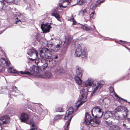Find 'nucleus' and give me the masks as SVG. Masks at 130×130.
I'll return each instance as SVG.
<instances>
[{
    "label": "nucleus",
    "instance_id": "1",
    "mask_svg": "<svg viewBox=\"0 0 130 130\" xmlns=\"http://www.w3.org/2000/svg\"><path fill=\"white\" fill-rule=\"evenodd\" d=\"M40 56L43 60V65L40 67V69L41 71L44 70L47 67H50V70L55 73L58 74L62 73L63 72V68L60 65H58L56 67V62L53 60L51 56L52 55V52L51 50L47 48H45L43 50L40 51Z\"/></svg>",
    "mask_w": 130,
    "mask_h": 130
},
{
    "label": "nucleus",
    "instance_id": "2",
    "mask_svg": "<svg viewBox=\"0 0 130 130\" xmlns=\"http://www.w3.org/2000/svg\"><path fill=\"white\" fill-rule=\"evenodd\" d=\"M102 110H103L100 107H94L91 110L92 116L95 118H101L103 114Z\"/></svg>",
    "mask_w": 130,
    "mask_h": 130
},
{
    "label": "nucleus",
    "instance_id": "3",
    "mask_svg": "<svg viewBox=\"0 0 130 130\" xmlns=\"http://www.w3.org/2000/svg\"><path fill=\"white\" fill-rule=\"evenodd\" d=\"M75 55L76 57H81L82 58H86L87 56L86 52L84 50L82 51L81 46H79L76 50Z\"/></svg>",
    "mask_w": 130,
    "mask_h": 130
},
{
    "label": "nucleus",
    "instance_id": "4",
    "mask_svg": "<svg viewBox=\"0 0 130 130\" xmlns=\"http://www.w3.org/2000/svg\"><path fill=\"white\" fill-rule=\"evenodd\" d=\"M2 5H3L2 9L4 10H7L8 9V5H10L13 3V0H3L1 1Z\"/></svg>",
    "mask_w": 130,
    "mask_h": 130
},
{
    "label": "nucleus",
    "instance_id": "5",
    "mask_svg": "<svg viewBox=\"0 0 130 130\" xmlns=\"http://www.w3.org/2000/svg\"><path fill=\"white\" fill-rule=\"evenodd\" d=\"M29 116L26 113H22L20 117V120L21 122L25 123L27 124H30V122H28L29 119Z\"/></svg>",
    "mask_w": 130,
    "mask_h": 130
},
{
    "label": "nucleus",
    "instance_id": "6",
    "mask_svg": "<svg viewBox=\"0 0 130 130\" xmlns=\"http://www.w3.org/2000/svg\"><path fill=\"white\" fill-rule=\"evenodd\" d=\"M27 54L30 56H32L33 55L34 56V58L33 59L31 58H30V60H35L37 58L38 56V52L35 49L29 50L28 51Z\"/></svg>",
    "mask_w": 130,
    "mask_h": 130
},
{
    "label": "nucleus",
    "instance_id": "7",
    "mask_svg": "<svg viewBox=\"0 0 130 130\" xmlns=\"http://www.w3.org/2000/svg\"><path fill=\"white\" fill-rule=\"evenodd\" d=\"M9 70L11 73L17 74H18L19 73H20L22 74H25L26 75H29L30 74V73L28 71L23 72L22 71H20L19 72L17 70L11 67H9Z\"/></svg>",
    "mask_w": 130,
    "mask_h": 130
},
{
    "label": "nucleus",
    "instance_id": "8",
    "mask_svg": "<svg viewBox=\"0 0 130 130\" xmlns=\"http://www.w3.org/2000/svg\"><path fill=\"white\" fill-rule=\"evenodd\" d=\"M74 110L73 108L72 107H70L69 109L67 110L66 112V115L65 116L64 119L67 120L69 118L70 119L71 118L72 119L73 116L72 115L73 112Z\"/></svg>",
    "mask_w": 130,
    "mask_h": 130
},
{
    "label": "nucleus",
    "instance_id": "9",
    "mask_svg": "<svg viewBox=\"0 0 130 130\" xmlns=\"http://www.w3.org/2000/svg\"><path fill=\"white\" fill-rule=\"evenodd\" d=\"M105 123L106 125L110 127L111 130H116L117 125L116 123H113L112 121L110 120L105 121Z\"/></svg>",
    "mask_w": 130,
    "mask_h": 130
},
{
    "label": "nucleus",
    "instance_id": "10",
    "mask_svg": "<svg viewBox=\"0 0 130 130\" xmlns=\"http://www.w3.org/2000/svg\"><path fill=\"white\" fill-rule=\"evenodd\" d=\"M30 70L31 72H29L30 74L29 75H30L32 74L37 75L39 73V71L38 67L35 65H33L30 68Z\"/></svg>",
    "mask_w": 130,
    "mask_h": 130
},
{
    "label": "nucleus",
    "instance_id": "11",
    "mask_svg": "<svg viewBox=\"0 0 130 130\" xmlns=\"http://www.w3.org/2000/svg\"><path fill=\"white\" fill-rule=\"evenodd\" d=\"M123 109H124V111L125 112V115H124V117H127L129 111L126 107L121 106H119L116 109L118 111L120 112L122 111Z\"/></svg>",
    "mask_w": 130,
    "mask_h": 130
},
{
    "label": "nucleus",
    "instance_id": "12",
    "mask_svg": "<svg viewBox=\"0 0 130 130\" xmlns=\"http://www.w3.org/2000/svg\"><path fill=\"white\" fill-rule=\"evenodd\" d=\"M10 62L7 61L4 58H1L0 59V65L3 67H8L9 66Z\"/></svg>",
    "mask_w": 130,
    "mask_h": 130
},
{
    "label": "nucleus",
    "instance_id": "13",
    "mask_svg": "<svg viewBox=\"0 0 130 130\" xmlns=\"http://www.w3.org/2000/svg\"><path fill=\"white\" fill-rule=\"evenodd\" d=\"M87 90L86 89H85L84 88H83L80 91V93L81 96H80L79 98L80 100H83L84 98L86 99L87 95L88 94L87 92Z\"/></svg>",
    "mask_w": 130,
    "mask_h": 130
},
{
    "label": "nucleus",
    "instance_id": "14",
    "mask_svg": "<svg viewBox=\"0 0 130 130\" xmlns=\"http://www.w3.org/2000/svg\"><path fill=\"white\" fill-rule=\"evenodd\" d=\"M10 117L8 116L2 117L0 119V124H2L8 123Z\"/></svg>",
    "mask_w": 130,
    "mask_h": 130
},
{
    "label": "nucleus",
    "instance_id": "15",
    "mask_svg": "<svg viewBox=\"0 0 130 130\" xmlns=\"http://www.w3.org/2000/svg\"><path fill=\"white\" fill-rule=\"evenodd\" d=\"M41 27L43 32L46 33L49 32L51 28L50 25H47L44 24L41 25Z\"/></svg>",
    "mask_w": 130,
    "mask_h": 130
},
{
    "label": "nucleus",
    "instance_id": "16",
    "mask_svg": "<svg viewBox=\"0 0 130 130\" xmlns=\"http://www.w3.org/2000/svg\"><path fill=\"white\" fill-rule=\"evenodd\" d=\"M51 15L52 16L55 17L58 21H61L60 15L58 11L57 10L55 9H54L51 13Z\"/></svg>",
    "mask_w": 130,
    "mask_h": 130
},
{
    "label": "nucleus",
    "instance_id": "17",
    "mask_svg": "<svg viewBox=\"0 0 130 130\" xmlns=\"http://www.w3.org/2000/svg\"><path fill=\"white\" fill-rule=\"evenodd\" d=\"M86 119L84 122V123L86 125H88L90 123V122L92 119L90 115H89L88 112H86L85 115Z\"/></svg>",
    "mask_w": 130,
    "mask_h": 130
},
{
    "label": "nucleus",
    "instance_id": "18",
    "mask_svg": "<svg viewBox=\"0 0 130 130\" xmlns=\"http://www.w3.org/2000/svg\"><path fill=\"white\" fill-rule=\"evenodd\" d=\"M70 3L69 0H63L61 4H59V6L61 8H66L69 5Z\"/></svg>",
    "mask_w": 130,
    "mask_h": 130
},
{
    "label": "nucleus",
    "instance_id": "19",
    "mask_svg": "<svg viewBox=\"0 0 130 130\" xmlns=\"http://www.w3.org/2000/svg\"><path fill=\"white\" fill-rule=\"evenodd\" d=\"M100 122V120L98 119L93 118L90 122V123L92 126H96L98 125V124Z\"/></svg>",
    "mask_w": 130,
    "mask_h": 130
},
{
    "label": "nucleus",
    "instance_id": "20",
    "mask_svg": "<svg viewBox=\"0 0 130 130\" xmlns=\"http://www.w3.org/2000/svg\"><path fill=\"white\" fill-rule=\"evenodd\" d=\"M102 86V85L100 83H98L97 85L95 84L94 85V87H95L94 88L93 91V93H95L98 89H100Z\"/></svg>",
    "mask_w": 130,
    "mask_h": 130
},
{
    "label": "nucleus",
    "instance_id": "21",
    "mask_svg": "<svg viewBox=\"0 0 130 130\" xmlns=\"http://www.w3.org/2000/svg\"><path fill=\"white\" fill-rule=\"evenodd\" d=\"M83 72V71L80 68L78 67L77 68L76 70V73L77 75L79 77H82Z\"/></svg>",
    "mask_w": 130,
    "mask_h": 130
},
{
    "label": "nucleus",
    "instance_id": "22",
    "mask_svg": "<svg viewBox=\"0 0 130 130\" xmlns=\"http://www.w3.org/2000/svg\"><path fill=\"white\" fill-rule=\"evenodd\" d=\"M81 77H79L78 76H76L74 78L76 82L79 85L81 84L82 83V81L80 78Z\"/></svg>",
    "mask_w": 130,
    "mask_h": 130
},
{
    "label": "nucleus",
    "instance_id": "23",
    "mask_svg": "<svg viewBox=\"0 0 130 130\" xmlns=\"http://www.w3.org/2000/svg\"><path fill=\"white\" fill-rule=\"evenodd\" d=\"M94 84H93V82L91 80H88L86 83H85L84 86V87H87L88 86H91Z\"/></svg>",
    "mask_w": 130,
    "mask_h": 130
},
{
    "label": "nucleus",
    "instance_id": "24",
    "mask_svg": "<svg viewBox=\"0 0 130 130\" xmlns=\"http://www.w3.org/2000/svg\"><path fill=\"white\" fill-rule=\"evenodd\" d=\"M81 28L84 30H85L87 31H89L91 29V28L89 26H88L86 24L82 25Z\"/></svg>",
    "mask_w": 130,
    "mask_h": 130
},
{
    "label": "nucleus",
    "instance_id": "25",
    "mask_svg": "<svg viewBox=\"0 0 130 130\" xmlns=\"http://www.w3.org/2000/svg\"><path fill=\"white\" fill-rule=\"evenodd\" d=\"M63 115H58L55 116L54 119V120L56 121L58 120L61 119Z\"/></svg>",
    "mask_w": 130,
    "mask_h": 130
},
{
    "label": "nucleus",
    "instance_id": "26",
    "mask_svg": "<svg viewBox=\"0 0 130 130\" xmlns=\"http://www.w3.org/2000/svg\"><path fill=\"white\" fill-rule=\"evenodd\" d=\"M98 4L94 3H92L90 6V8L91 9L94 10L97 7Z\"/></svg>",
    "mask_w": 130,
    "mask_h": 130
},
{
    "label": "nucleus",
    "instance_id": "27",
    "mask_svg": "<svg viewBox=\"0 0 130 130\" xmlns=\"http://www.w3.org/2000/svg\"><path fill=\"white\" fill-rule=\"evenodd\" d=\"M110 113L109 112H105L104 115V118L106 119H108L110 116Z\"/></svg>",
    "mask_w": 130,
    "mask_h": 130
},
{
    "label": "nucleus",
    "instance_id": "28",
    "mask_svg": "<svg viewBox=\"0 0 130 130\" xmlns=\"http://www.w3.org/2000/svg\"><path fill=\"white\" fill-rule=\"evenodd\" d=\"M71 118L70 119H69L68 120L66 123H67V126L65 128L64 130H69V126L70 125V122H71Z\"/></svg>",
    "mask_w": 130,
    "mask_h": 130
},
{
    "label": "nucleus",
    "instance_id": "29",
    "mask_svg": "<svg viewBox=\"0 0 130 130\" xmlns=\"http://www.w3.org/2000/svg\"><path fill=\"white\" fill-rule=\"evenodd\" d=\"M64 45L67 46L70 43V40L66 39L65 41H64Z\"/></svg>",
    "mask_w": 130,
    "mask_h": 130
},
{
    "label": "nucleus",
    "instance_id": "30",
    "mask_svg": "<svg viewBox=\"0 0 130 130\" xmlns=\"http://www.w3.org/2000/svg\"><path fill=\"white\" fill-rule=\"evenodd\" d=\"M56 111L57 112H63L64 111V109L61 107H58L56 109Z\"/></svg>",
    "mask_w": 130,
    "mask_h": 130
},
{
    "label": "nucleus",
    "instance_id": "31",
    "mask_svg": "<svg viewBox=\"0 0 130 130\" xmlns=\"http://www.w3.org/2000/svg\"><path fill=\"white\" fill-rule=\"evenodd\" d=\"M46 76L47 78H49L52 76L51 73L50 72H48L46 74Z\"/></svg>",
    "mask_w": 130,
    "mask_h": 130
},
{
    "label": "nucleus",
    "instance_id": "32",
    "mask_svg": "<svg viewBox=\"0 0 130 130\" xmlns=\"http://www.w3.org/2000/svg\"><path fill=\"white\" fill-rule=\"evenodd\" d=\"M87 2V1L86 0H82L81 1L79 5H82L86 3Z\"/></svg>",
    "mask_w": 130,
    "mask_h": 130
},
{
    "label": "nucleus",
    "instance_id": "33",
    "mask_svg": "<svg viewBox=\"0 0 130 130\" xmlns=\"http://www.w3.org/2000/svg\"><path fill=\"white\" fill-rule=\"evenodd\" d=\"M74 18L73 15H72L70 18L68 19V21H69L70 22H72L73 20L74 21Z\"/></svg>",
    "mask_w": 130,
    "mask_h": 130
},
{
    "label": "nucleus",
    "instance_id": "34",
    "mask_svg": "<svg viewBox=\"0 0 130 130\" xmlns=\"http://www.w3.org/2000/svg\"><path fill=\"white\" fill-rule=\"evenodd\" d=\"M109 89L110 91V92L111 93H113L114 92V90L113 87H110Z\"/></svg>",
    "mask_w": 130,
    "mask_h": 130
},
{
    "label": "nucleus",
    "instance_id": "35",
    "mask_svg": "<svg viewBox=\"0 0 130 130\" xmlns=\"http://www.w3.org/2000/svg\"><path fill=\"white\" fill-rule=\"evenodd\" d=\"M95 11H94L93 12H92L91 14L90 15V18H94L93 16H94V14H95Z\"/></svg>",
    "mask_w": 130,
    "mask_h": 130
},
{
    "label": "nucleus",
    "instance_id": "36",
    "mask_svg": "<svg viewBox=\"0 0 130 130\" xmlns=\"http://www.w3.org/2000/svg\"><path fill=\"white\" fill-rule=\"evenodd\" d=\"M36 39L39 42H40V38L38 36H37H37L36 37Z\"/></svg>",
    "mask_w": 130,
    "mask_h": 130
},
{
    "label": "nucleus",
    "instance_id": "37",
    "mask_svg": "<svg viewBox=\"0 0 130 130\" xmlns=\"http://www.w3.org/2000/svg\"><path fill=\"white\" fill-rule=\"evenodd\" d=\"M60 46V44H57V45L55 46V48H57V50H58Z\"/></svg>",
    "mask_w": 130,
    "mask_h": 130
},
{
    "label": "nucleus",
    "instance_id": "38",
    "mask_svg": "<svg viewBox=\"0 0 130 130\" xmlns=\"http://www.w3.org/2000/svg\"><path fill=\"white\" fill-rule=\"evenodd\" d=\"M92 1H93L95 3H97L96 4H98V3H99V2L100 1V0H92Z\"/></svg>",
    "mask_w": 130,
    "mask_h": 130
},
{
    "label": "nucleus",
    "instance_id": "39",
    "mask_svg": "<svg viewBox=\"0 0 130 130\" xmlns=\"http://www.w3.org/2000/svg\"><path fill=\"white\" fill-rule=\"evenodd\" d=\"M105 0H102L101 1H100L99 3H98L99 5H100L101 3H103L105 2Z\"/></svg>",
    "mask_w": 130,
    "mask_h": 130
},
{
    "label": "nucleus",
    "instance_id": "40",
    "mask_svg": "<svg viewBox=\"0 0 130 130\" xmlns=\"http://www.w3.org/2000/svg\"><path fill=\"white\" fill-rule=\"evenodd\" d=\"M72 22H73V24L74 25H75L76 24V22L75 20L74 19V21L73 20Z\"/></svg>",
    "mask_w": 130,
    "mask_h": 130
},
{
    "label": "nucleus",
    "instance_id": "41",
    "mask_svg": "<svg viewBox=\"0 0 130 130\" xmlns=\"http://www.w3.org/2000/svg\"><path fill=\"white\" fill-rule=\"evenodd\" d=\"M82 11L83 13H85L87 12V10L86 9H84L83 10H82Z\"/></svg>",
    "mask_w": 130,
    "mask_h": 130
},
{
    "label": "nucleus",
    "instance_id": "42",
    "mask_svg": "<svg viewBox=\"0 0 130 130\" xmlns=\"http://www.w3.org/2000/svg\"><path fill=\"white\" fill-rule=\"evenodd\" d=\"M30 130H37L36 128L35 127L31 128V129H30Z\"/></svg>",
    "mask_w": 130,
    "mask_h": 130
},
{
    "label": "nucleus",
    "instance_id": "43",
    "mask_svg": "<svg viewBox=\"0 0 130 130\" xmlns=\"http://www.w3.org/2000/svg\"><path fill=\"white\" fill-rule=\"evenodd\" d=\"M119 41L120 42H122L124 44H125L126 43H127V42L125 41H123L121 40H119Z\"/></svg>",
    "mask_w": 130,
    "mask_h": 130
},
{
    "label": "nucleus",
    "instance_id": "44",
    "mask_svg": "<svg viewBox=\"0 0 130 130\" xmlns=\"http://www.w3.org/2000/svg\"><path fill=\"white\" fill-rule=\"evenodd\" d=\"M115 96L118 98H120L118 96V95L116 93L115 94Z\"/></svg>",
    "mask_w": 130,
    "mask_h": 130
},
{
    "label": "nucleus",
    "instance_id": "45",
    "mask_svg": "<svg viewBox=\"0 0 130 130\" xmlns=\"http://www.w3.org/2000/svg\"><path fill=\"white\" fill-rule=\"evenodd\" d=\"M82 104H80V103L79 104H78V105H77V108H78L79 107L80 105Z\"/></svg>",
    "mask_w": 130,
    "mask_h": 130
},
{
    "label": "nucleus",
    "instance_id": "46",
    "mask_svg": "<svg viewBox=\"0 0 130 130\" xmlns=\"http://www.w3.org/2000/svg\"><path fill=\"white\" fill-rule=\"evenodd\" d=\"M123 126L126 128H127L126 127V125L125 124H123Z\"/></svg>",
    "mask_w": 130,
    "mask_h": 130
},
{
    "label": "nucleus",
    "instance_id": "47",
    "mask_svg": "<svg viewBox=\"0 0 130 130\" xmlns=\"http://www.w3.org/2000/svg\"><path fill=\"white\" fill-rule=\"evenodd\" d=\"M20 21V20H17L15 22L16 24H17V23L19 22V21Z\"/></svg>",
    "mask_w": 130,
    "mask_h": 130
},
{
    "label": "nucleus",
    "instance_id": "48",
    "mask_svg": "<svg viewBox=\"0 0 130 130\" xmlns=\"http://www.w3.org/2000/svg\"><path fill=\"white\" fill-rule=\"evenodd\" d=\"M58 58V56H56L55 58V59H57V58Z\"/></svg>",
    "mask_w": 130,
    "mask_h": 130
},
{
    "label": "nucleus",
    "instance_id": "49",
    "mask_svg": "<svg viewBox=\"0 0 130 130\" xmlns=\"http://www.w3.org/2000/svg\"><path fill=\"white\" fill-rule=\"evenodd\" d=\"M31 125H32V126L33 127H34V126H35V125H34V124H32Z\"/></svg>",
    "mask_w": 130,
    "mask_h": 130
},
{
    "label": "nucleus",
    "instance_id": "50",
    "mask_svg": "<svg viewBox=\"0 0 130 130\" xmlns=\"http://www.w3.org/2000/svg\"><path fill=\"white\" fill-rule=\"evenodd\" d=\"M120 99H121V100H122L124 101V99H123V98H120Z\"/></svg>",
    "mask_w": 130,
    "mask_h": 130
},
{
    "label": "nucleus",
    "instance_id": "51",
    "mask_svg": "<svg viewBox=\"0 0 130 130\" xmlns=\"http://www.w3.org/2000/svg\"><path fill=\"white\" fill-rule=\"evenodd\" d=\"M126 48L128 50H129L130 51V49L129 48H128V47H126Z\"/></svg>",
    "mask_w": 130,
    "mask_h": 130
},
{
    "label": "nucleus",
    "instance_id": "52",
    "mask_svg": "<svg viewBox=\"0 0 130 130\" xmlns=\"http://www.w3.org/2000/svg\"><path fill=\"white\" fill-rule=\"evenodd\" d=\"M14 87V88H15V89H17V88L16 87V86H15Z\"/></svg>",
    "mask_w": 130,
    "mask_h": 130
},
{
    "label": "nucleus",
    "instance_id": "53",
    "mask_svg": "<svg viewBox=\"0 0 130 130\" xmlns=\"http://www.w3.org/2000/svg\"><path fill=\"white\" fill-rule=\"evenodd\" d=\"M124 101L126 102H127V100H125V101Z\"/></svg>",
    "mask_w": 130,
    "mask_h": 130
},
{
    "label": "nucleus",
    "instance_id": "54",
    "mask_svg": "<svg viewBox=\"0 0 130 130\" xmlns=\"http://www.w3.org/2000/svg\"><path fill=\"white\" fill-rule=\"evenodd\" d=\"M2 126L1 125V124H0V127H1Z\"/></svg>",
    "mask_w": 130,
    "mask_h": 130
},
{
    "label": "nucleus",
    "instance_id": "55",
    "mask_svg": "<svg viewBox=\"0 0 130 130\" xmlns=\"http://www.w3.org/2000/svg\"><path fill=\"white\" fill-rule=\"evenodd\" d=\"M81 0H78V2H79Z\"/></svg>",
    "mask_w": 130,
    "mask_h": 130
},
{
    "label": "nucleus",
    "instance_id": "56",
    "mask_svg": "<svg viewBox=\"0 0 130 130\" xmlns=\"http://www.w3.org/2000/svg\"><path fill=\"white\" fill-rule=\"evenodd\" d=\"M17 20H18V18H17Z\"/></svg>",
    "mask_w": 130,
    "mask_h": 130
},
{
    "label": "nucleus",
    "instance_id": "57",
    "mask_svg": "<svg viewBox=\"0 0 130 130\" xmlns=\"http://www.w3.org/2000/svg\"><path fill=\"white\" fill-rule=\"evenodd\" d=\"M94 27L95 28V27L94 25Z\"/></svg>",
    "mask_w": 130,
    "mask_h": 130
},
{
    "label": "nucleus",
    "instance_id": "58",
    "mask_svg": "<svg viewBox=\"0 0 130 130\" xmlns=\"http://www.w3.org/2000/svg\"><path fill=\"white\" fill-rule=\"evenodd\" d=\"M125 99H124V101H125Z\"/></svg>",
    "mask_w": 130,
    "mask_h": 130
}]
</instances>
